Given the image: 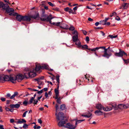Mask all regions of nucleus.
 <instances>
[{"label":"nucleus","instance_id":"1","mask_svg":"<svg viewBox=\"0 0 129 129\" xmlns=\"http://www.w3.org/2000/svg\"><path fill=\"white\" fill-rule=\"evenodd\" d=\"M1 83H4L5 81H10L12 83H15L16 82V78L15 76H11L10 75L4 76H1Z\"/></svg>","mask_w":129,"mask_h":129},{"label":"nucleus","instance_id":"2","mask_svg":"<svg viewBox=\"0 0 129 129\" xmlns=\"http://www.w3.org/2000/svg\"><path fill=\"white\" fill-rule=\"evenodd\" d=\"M16 19L18 21L21 22L22 21H25L26 22H30V19L27 15L22 16L19 14H18V13L16 14Z\"/></svg>","mask_w":129,"mask_h":129},{"label":"nucleus","instance_id":"3","mask_svg":"<svg viewBox=\"0 0 129 129\" xmlns=\"http://www.w3.org/2000/svg\"><path fill=\"white\" fill-rule=\"evenodd\" d=\"M96 108L98 110H101L103 109L105 111H109L112 109V108L110 106L107 107L106 108L104 107L103 106L100 104H96Z\"/></svg>","mask_w":129,"mask_h":129},{"label":"nucleus","instance_id":"4","mask_svg":"<svg viewBox=\"0 0 129 129\" xmlns=\"http://www.w3.org/2000/svg\"><path fill=\"white\" fill-rule=\"evenodd\" d=\"M59 76L58 75L56 76V79L58 83L57 84V88H55L54 89L55 93V99L57 98V96H58L59 91L58 89L59 86L60 80L59 79Z\"/></svg>","mask_w":129,"mask_h":129},{"label":"nucleus","instance_id":"5","mask_svg":"<svg viewBox=\"0 0 129 129\" xmlns=\"http://www.w3.org/2000/svg\"><path fill=\"white\" fill-rule=\"evenodd\" d=\"M119 52H115L114 55L115 56L117 57H122L123 55H125L127 56V54L123 50H122L121 49H119Z\"/></svg>","mask_w":129,"mask_h":129},{"label":"nucleus","instance_id":"6","mask_svg":"<svg viewBox=\"0 0 129 129\" xmlns=\"http://www.w3.org/2000/svg\"><path fill=\"white\" fill-rule=\"evenodd\" d=\"M6 11L7 13H9V15L10 16H15L16 14H17V13L14 12V10L13 9L10 8L9 7L7 8Z\"/></svg>","mask_w":129,"mask_h":129},{"label":"nucleus","instance_id":"7","mask_svg":"<svg viewBox=\"0 0 129 129\" xmlns=\"http://www.w3.org/2000/svg\"><path fill=\"white\" fill-rule=\"evenodd\" d=\"M56 118L58 120H62L64 119V114L61 112H60L57 115V113H55Z\"/></svg>","mask_w":129,"mask_h":129},{"label":"nucleus","instance_id":"8","mask_svg":"<svg viewBox=\"0 0 129 129\" xmlns=\"http://www.w3.org/2000/svg\"><path fill=\"white\" fill-rule=\"evenodd\" d=\"M49 17V15L48 16L47 15L45 14L44 13H43L40 18V19L43 21H46Z\"/></svg>","mask_w":129,"mask_h":129},{"label":"nucleus","instance_id":"9","mask_svg":"<svg viewBox=\"0 0 129 129\" xmlns=\"http://www.w3.org/2000/svg\"><path fill=\"white\" fill-rule=\"evenodd\" d=\"M29 70L28 68H25L24 72V76L25 78H29Z\"/></svg>","mask_w":129,"mask_h":129},{"label":"nucleus","instance_id":"10","mask_svg":"<svg viewBox=\"0 0 129 129\" xmlns=\"http://www.w3.org/2000/svg\"><path fill=\"white\" fill-rule=\"evenodd\" d=\"M65 127L70 129H75L77 127V125L74 126L70 123H68L66 124V126H64Z\"/></svg>","mask_w":129,"mask_h":129},{"label":"nucleus","instance_id":"11","mask_svg":"<svg viewBox=\"0 0 129 129\" xmlns=\"http://www.w3.org/2000/svg\"><path fill=\"white\" fill-rule=\"evenodd\" d=\"M16 76V80L18 82L21 81L24 78V76L23 75L20 74L17 75Z\"/></svg>","mask_w":129,"mask_h":129},{"label":"nucleus","instance_id":"12","mask_svg":"<svg viewBox=\"0 0 129 129\" xmlns=\"http://www.w3.org/2000/svg\"><path fill=\"white\" fill-rule=\"evenodd\" d=\"M90 78L89 77L88 78L86 75H84V77H82L79 80L80 82L81 81L83 82V81H86L87 82L89 83V81L90 80Z\"/></svg>","mask_w":129,"mask_h":129},{"label":"nucleus","instance_id":"13","mask_svg":"<svg viewBox=\"0 0 129 129\" xmlns=\"http://www.w3.org/2000/svg\"><path fill=\"white\" fill-rule=\"evenodd\" d=\"M18 94V92H14V94L11 96V94L9 93H8L7 94V95L5 96L7 98H8L10 97V99H13L14 98L15 96L17 95Z\"/></svg>","mask_w":129,"mask_h":129},{"label":"nucleus","instance_id":"14","mask_svg":"<svg viewBox=\"0 0 129 129\" xmlns=\"http://www.w3.org/2000/svg\"><path fill=\"white\" fill-rule=\"evenodd\" d=\"M30 19V21L31 20V18H33L34 19H36L37 18L39 17V13H37L36 15H32L30 16H27Z\"/></svg>","mask_w":129,"mask_h":129},{"label":"nucleus","instance_id":"15","mask_svg":"<svg viewBox=\"0 0 129 129\" xmlns=\"http://www.w3.org/2000/svg\"><path fill=\"white\" fill-rule=\"evenodd\" d=\"M36 71L37 72H39L40 73L41 72V71L40 70L41 69H42L41 66L40 65H36V68H35Z\"/></svg>","mask_w":129,"mask_h":129},{"label":"nucleus","instance_id":"16","mask_svg":"<svg viewBox=\"0 0 129 129\" xmlns=\"http://www.w3.org/2000/svg\"><path fill=\"white\" fill-rule=\"evenodd\" d=\"M62 28H63L66 29H69V30H70L73 31L75 29V28L73 26H72L70 27L69 28L68 27V26L66 24V27H62L61 26H60Z\"/></svg>","mask_w":129,"mask_h":129},{"label":"nucleus","instance_id":"17","mask_svg":"<svg viewBox=\"0 0 129 129\" xmlns=\"http://www.w3.org/2000/svg\"><path fill=\"white\" fill-rule=\"evenodd\" d=\"M101 110H96L95 111L94 113L97 116L102 115L103 114V112L101 111Z\"/></svg>","mask_w":129,"mask_h":129},{"label":"nucleus","instance_id":"18","mask_svg":"<svg viewBox=\"0 0 129 129\" xmlns=\"http://www.w3.org/2000/svg\"><path fill=\"white\" fill-rule=\"evenodd\" d=\"M79 49H81L82 50H84L85 49H88V46L86 45H79L78 46Z\"/></svg>","mask_w":129,"mask_h":129},{"label":"nucleus","instance_id":"19","mask_svg":"<svg viewBox=\"0 0 129 129\" xmlns=\"http://www.w3.org/2000/svg\"><path fill=\"white\" fill-rule=\"evenodd\" d=\"M112 54V53L111 52L109 53H108L107 52L104 53L103 55H102V56L108 58Z\"/></svg>","mask_w":129,"mask_h":129},{"label":"nucleus","instance_id":"20","mask_svg":"<svg viewBox=\"0 0 129 129\" xmlns=\"http://www.w3.org/2000/svg\"><path fill=\"white\" fill-rule=\"evenodd\" d=\"M1 8L3 9L6 10L7 8L9 7V6L7 4H4L3 2Z\"/></svg>","mask_w":129,"mask_h":129},{"label":"nucleus","instance_id":"21","mask_svg":"<svg viewBox=\"0 0 129 129\" xmlns=\"http://www.w3.org/2000/svg\"><path fill=\"white\" fill-rule=\"evenodd\" d=\"M86 113V114L85 115L82 114L81 115V116L83 117H86L87 118H89L92 115V114L90 112Z\"/></svg>","mask_w":129,"mask_h":129},{"label":"nucleus","instance_id":"22","mask_svg":"<svg viewBox=\"0 0 129 129\" xmlns=\"http://www.w3.org/2000/svg\"><path fill=\"white\" fill-rule=\"evenodd\" d=\"M118 109L119 108L120 109H123V108H126L127 107L124 105L122 104H120L117 106Z\"/></svg>","mask_w":129,"mask_h":129},{"label":"nucleus","instance_id":"23","mask_svg":"<svg viewBox=\"0 0 129 129\" xmlns=\"http://www.w3.org/2000/svg\"><path fill=\"white\" fill-rule=\"evenodd\" d=\"M21 120H20L19 119L18 120V121H15V122L17 124H21L23 123H25L26 122V121L24 119H22Z\"/></svg>","mask_w":129,"mask_h":129},{"label":"nucleus","instance_id":"24","mask_svg":"<svg viewBox=\"0 0 129 129\" xmlns=\"http://www.w3.org/2000/svg\"><path fill=\"white\" fill-rule=\"evenodd\" d=\"M36 75V74L33 72H31L29 70V78H33L35 77Z\"/></svg>","mask_w":129,"mask_h":129},{"label":"nucleus","instance_id":"25","mask_svg":"<svg viewBox=\"0 0 129 129\" xmlns=\"http://www.w3.org/2000/svg\"><path fill=\"white\" fill-rule=\"evenodd\" d=\"M52 15L51 14L49 15V17L47 21V22H49L50 23L52 24V22L51 20L54 18L53 17H52Z\"/></svg>","mask_w":129,"mask_h":129},{"label":"nucleus","instance_id":"26","mask_svg":"<svg viewBox=\"0 0 129 129\" xmlns=\"http://www.w3.org/2000/svg\"><path fill=\"white\" fill-rule=\"evenodd\" d=\"M78 40V35H74L72 37L73 41L74 42Z\"/></svg>","mask_w":129,"mask_h":129},{"label":"nucleus","instance_id":"27","mask_svg":"<svg viewBox=\"0 0 129 129\" xmlns=\"http://www.w3.org/2000/svg\"><path fill=\"white\" fill-rule=\"evenodd\" d=\"M41 67L42 69L43 70L45 69L47 70V69H48V67H49V66L47 64H43L42 66H41Z\"/></svg>","mask_w":129,"mask_h":129},{"label":"nucleus","instance_id":"28","mask_svg":"<svg viewBox=\"0 0 129 129\" xmlns=\"http://www.w3.org/2000/svg\"><path fill=\"white\" fill-rule=\"evenodd\" d=\"M66 123L65 121H59L58 123V125L59 126H62Z\"/></svg>","mask_w":129,"mask_h":129},{"label":"nucleus","instance_id":"29","mask_svg":"<svg viewBox=\"0 0 129 129\" xmlns=\"http://www.w3.org/2000/svg\"><path fill=\"white\" fill-rule=\"evenodd\" d=\"M122 6L123 7V9H126L128 8V4L127 3H125L122 4Z\"/></svg>","mask_w":129,"mask_h":129},{"label":"nucleus","instance_id":"30","mask_svg":"<svg viewBox=\"0 0 129 129\" xmlns=\"http://www.w3.org/2000/svg\"><path fill=\"white\" fill-rule=\"evenodd\" d=\"M75 42V44L77 45V47L79 48V45H81V43L80 40H78Z\"/></svg>","mask_w":129,"mask_h":129},{"label":"nucleus","instance_id":"31","mask_svg":"<svg viewBox=\"0 0 129 129\" xmlns=\"http://www.w3.org/2000/svg\"><path fill=\"white\" fill-rule=\"evenodd\" d=\"M111 106L112 107L114 108L115 110H116L118 109L117 106V107L116 104L115 103L112 104Z\"/></svg>","mask_w":129,"mask_h":129},{"label":"nucleus","instance_id":"32","mask_svg":"<svg viewBox=\"0 0 129 129\" xmlns=\"http://www.w3.org/2000/svg\"><path fill=\"white\" fill-rule=\"evenodd\" d=\"M85 119L81 120H76L75 125H77L78 124L84 121Z\"/></svg>","mask_w":129,"mask_h":129},{"label":"nucleus","instance_id":"33","mask_svg":"<svg viewBox=\"0 0 129 129\" xmlns=\"http://www.w3.org/2000/svg\"><path fill=\"white\" fill-rule=\"evenodd\" d=\"M117 37V35L113 36V35H108V36L107 37V39H109V38H108V37H109L110 38H111V39H112L113 38H116V37Z\"/></svg>","mask_w":129,"mask_h":129},{"label":"nucleus","instance_id":"34","mask_svg":"<svg viewBox=\"0 0 129 129\" xmlns=\"http://www.w3.org/2000/svg\"><path fill=\"white\" fill-rule=\"evenodd\" d=\"M60 23H61L60 22H58L56 23L53 22H52V24L55 26H60Z\"/></svg>","mask_w":129,"mask_h":129},{"label":"nucleus","instance_id":"35","mask_svg":"<svg viewBox=\"0 0 129 129\" xmlns=\"http://www.w3.org/2000/svg\"><path fill=\"white\" fill-rule=\"evenodd\" d=\"M100 49L102 48L103 49H104V50L103 52L104 53L107 52V49H106L105 48V46H102V47H99Z\"/></svg>","mask_w":129,"mask_h":129},{"label":"nucleus","instance_id":"36","mask_svg":"<svg viewBox=\"0 0 129 129\" xmlns=\"http://www.w3.org/2000/svg\"><path fill=\"white\" fill-rule=\"evenodd\" d=\"M66 106L64 104H62L60 106V109L62 110H64L65 109Z\"/></svg>","mask_w":129,"mask_h":129},{"label":"nucleus","instance_id":"37","mask_svg":"<svg viewBox=\"0 0 129 129\" xmlns=\"http://www.w3.org/2000/svg\"><path fill=\"white\" fill-rule=\"evenodd\" d=\"M100 49L99 47H96L95 48H93L92 49H91V51H95L96 50H98Z\"/></svg>","mask_w":129,"mask_h":129},{"label":"nucleus","instance_id":"38","mask_svg":"<svg viewBox=\"0 0 129 129\" xmlns=\"http://www.w3.org/2000/svg\"><path fill=\"white\" fill-rule=\"evenodd\" d=\"M100 24H101L103 25H105L106 24V23H105V22L104 20L100 21Z\"/></svg>","mask_w":129,"mask_h":129},{"label":"nucleus","instance_id":"39","mask_svg":"<svg viewBox=\"0 0 129 129\" xmlns=\"http://www.w3.org/2000/svg\"><path fill=\"white\" fill-rule=\"evenodd\" d=\"M28 125L26 123H24L23 126V127L24 129H26L28 128Z\"/></svg>","mask_w":129,"mask_h":129},{"label":"nucleus","instance_id":"40","mask_svg":"<svg viewBox=\"0 0 129 129\" xmlns=\"http://www.w3.org/2000/svg\"><path fill=\"white\" fill-rule=\"evenodd\" d=\"M34 99L33 98H32V97L31 98V99L29 101V102L28 103V104H30L32 103L33 102V101L34 100Z\"/></svg>","mask_w":129,"mask_h":129},{"label":"nucleus","instance_id":"41","mask_svg":"<svg viewBox=\"0 0 129 129\" xmlns=\"http://www.w3.org/2000/svg\"><path fill=\"white\" fill-rule=\"evenodd\" d=\"M14 106L15 108H18L20 106V105L19 104H14Z\"/></svg>","mask_w":129,"mask_h":129},{"label":"nucleus","instance_id":"42","mask_svg":"<svg viewBox=\"0 0 129 129\" xmlns=\"http://www.w3.org/2000/svg\"><path fill=\"white\" fill-rule=\"evenodd\" d=\"M40 78L39 77L38 78H36V79H35V80L37 81L38 82V83H39L41 81L40 80Z\"/></svg>","mask_w":129,"mask_h":129},{"label":"nucleus","instance_id":"43","mask_svg":"<svg viewBox=\"0 0 129 129\" xmlns=\"http://www.w3.org/2000/svg\"><path fill=\"white\" fill-rule=\"evenodd\" d=\"M48 3L49 5L52 7H54L55 6L51 2H48Z\"/></svg>","mask_w":129,"mask_h":129},{"label":"nucleus","instance_id":"44","mask_svg":"<svg viewBox=\"0 0 129 129\" xmlns=\"http://www.w3.org/2000/svg\"><path fill=\"white\" fill-rule=\"evenodd\" d=\"M28 102L26 101H24L23 103V104L25 106H26L28 104Z\"/></svg>","mask_w":129,"mask_h":129},{"label":"nucleus","instance_id":"45","mask_svg":"<svg viewBox=\"0 0 129 129\" xmlns=\"http://www.w3.org/2000/svg\"><path fill=\"white\" fill-rule=\"evenodd\" d=\"M73 34H75V35H78V33L76 30H74L73 33Z\"/></svg>","mask_w":129,"mask_h":129},{"label":"nucleus","instance_id":"46","mask_svg":"<svg viewBox=\"0 0 129 129\" xmlns=\"http://www.w3.org/2000/svg\"><path fill=\"white\" fill-rule=\"evenodd\" d=\"M27 112H28V111H26L24 112V113L22 115V116L23 117H24L26 116V113Z\"/></svg>","mask_w":129,"mask_h":129},{"label":"nucleus","instance_id":"47","mask_svg":"<svg viewBox=\"0 0 129 129\" xmlns=\"http://www.w3.org/2000/svg\"><path fill=\"white\" fill-rule=\"evenodd\" d=\"M70 8L69 7H67L64 9V10L66 12H68L70 10Z\"/></svg>","mask_w":129,"mask_h":129},{"label":"nucleus","instance_id":"48","mask_svg":"<svg viewBox=\"0 0 129 129\" xmlns=\"http://www.w3.org/2000/svg\"><path fill=\"white\" fill-rule=\"evenodd\" d=\"M1 100L3 102H4L6 101L5 98L3 97H1Z\"/></svg>","mask_w":129,"mask_h":129},{"label":"nucleus","instance_id":"49","mask_svg":"<svg viewBox=\"0 0 129 129\" xmlns=\"http://www.w3.org/2000/svg\"><path fill=\"white\" fill-rule=\"evenodd\" d=\"M116 13L115 12H114L113 13L111 14L110 15V17H112L113 16H114V15H116Z\"/></svg>","mask_w":129,"mask_h":129},{"label":"nucleus","instance_id":"50","mask_svg":"<svg viewBox=\"0 0 129 129\" xmlns=\"http://www.w3.org/2000/svg\"><path fill=\"white\" fill-rule=\"evenodd\" d=\"M94 28L95 29H102L103 28L101 27H94Z\"/></svg>","mask_w":129,"mask_h":129},{"label":"nucleus","instance_id":"51","mask_svg":"<svg viewBox=\"0 0 129 129\" xmlns=\"http://www.w3.org/2000/svg\"><path fill=\"white\" fill-rule=\"evenodd\" d=\"M85 40L86 42H88L89 41V38L87 36L86 37Z\"/></svg>","mask_w":129,"mask_h":129},{"label":"nucleus","instance_id":"52","mask_svg":"<svg viewBox=\"0 0 129 129\" xmlns=\"http://www.w3.org/2000/svg\"><path fill=\"white\" fill-rule=\"evenodd\" d=\"M82 32L85 35H87V32L85 30H82Z\"/></svg>","mask_w":129,"mask_h":129},{"label":"nucleus","instance_id":"53","mask_svg":"<svg viewBox=\"0 0 129 129\" xmlns=\"http://www.w3.org/2000/svg\"><path fill=\"white\" fill-rule=\"evenodd\" d=\"M34 103L35 104H37L38 102V100H34Z\"/></svg>","mask_w":129,"mask_h":129},{"label":"nucleus","instance_id":"54","mask_svg":"<svg viewBox=\"0 0 129 129\" xmlns=\"http://www.w3.org/2000/svg\"><path fill=\"white\" fill-rule=\"evenodd\" d=\"M38 123H40V124H42V120L40 119H38Z\"/></svg>","mask_w":129,"mask_h":129},{"label":"nucleus","instance_id":"55","mask_svg":"<svg viewBox=\"0 0 129 129\" xmlns=\"http://www.w3.org/2000/svg\"><path fill=\"white\" fill-rule=\"evenodd\" d=\"M57 103L59 104H60L61 103V101L60 100L57 99L56 100Z\"/></svg>","mask_w":129,"mask_h":129},{"label":"nucleus","instance_id":"56","mask_svg":"<svg viewBox=\"0 0 129 129\" xmlns=\"http://www.w3.org/2000/svg\"><path fill=\"white\" fill-rule=\"evenodd\" d=\"M10 122L11 123H13L14 122H15L14 121V119H11L10 120Z\"/></svg>","mask_w":129,"mask_h":129},{"label":"nucleus","instance_id":"57","mask_svg":"<svg viewBox=\"0 0 129 129\" xmlns=\"http://www.w3.org/2000/svg\"><path fill=\"white\" fill-rule=\"evenodd\" d=\"M10 107L11 108H15L14 104H11L10 105Z\"/></svg>","mask_w":129,"mask_h":129},{"label":"nucleus","instance_id":"58","mask_svg":"<svg viewBox=\"0 0 129 129\" xmlns=\"http://www.w3.org/2000/svg\"><path fill=\"white\" fill-rule=\"evenodd\" d=\"M55 108L56 111H57L58 108V106L57 104H56L55 105Z\"/></svg>","mask_w":129,"mask_h":129},{"label":"nucleus","instance_id":"59","mask_svg":"<svg viewBox=\"0 0 129 129\" xmlns=\"http://www.w3.org/2000/svg\"><path fill=\"white\" fill-rule=\"evenodd\" d=\"M45 96L46 97V98H47L48 97V94L46 92H45Z\"/></svg>","mask_w":129,"mask_h":129},{"label":"nucleus","instance_id":"60","mask_svg":"<svg viewBox=\"0 0 129 129\" xmlns=\"http://www.w3.org/2000/svg\"><path fill=\"white\" fill-rule=\"evenodd\" d=\"M38 84L39 85H43L44 84V83L43 82L41 81L39 83H38Z\"/></svg>","mask_w":129,"mask_h":129},{"label":"nucleus","instance_id":"61","mask_svg":"<svg viewBox=\"0 0 129 129\" xmlns=\"http://www.w3.org/2000/svg\"><path fill=\"white\" fill-rule=\"evenodd\" d=\"M43 92V90L42 89L40 91H38L37 93L38 94L42 93Z\"/></svg>","mask_w":129,"mask_h":129},{"label":"nucleus","instance_id":"62","mask_svg":"<svg viewBox=\"0 0 129 129\" xmlns=\"http://www.w3.org/2000/svg\"><path fill=\"white\" fill-rule=\"evenodd\" d=\"M88 20L89 21H91V22H92V21H93V20L92 19H91V18H89V17L88 18Z\"/></svg>","mask_w":129,"mask_h":129},{"label":"nucleus","instance_id":"63","mask_svg":"<svg viewBox=\"0 0 129 129\" xmlns=\"http://www.w3.org/2000/svg\"><path fill=\"white\" fill-rule=\"evenodd\" d=\"M99 24H100V22H97L95 23V25L96 26H97Z\"/></svg>","mask_w":129,"mask_h":129},{"label":"nucleus","instance_id":"64","mask_svg":"<svg viewBox=\"0 0 129 129\" xmlns=\"http://www.w3.org/2000/svg\"><path fill=\"white\" fill-rule=\"evenodd\" d=\"M3 125L0 124V129H5Z\"/></svg>","mask_w":129,"mask_h":129}]
</instances>
